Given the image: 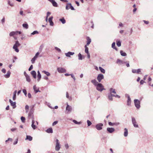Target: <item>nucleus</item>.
Instances as JSON below:
<instances>
[{
  "instance_id": "nucleus-7",
  "label": "nucleus",
  "mask_w": 153,
  "mask_h": 153,
  "mask_svg": "<svg viewBox=\"0 0 153 153\" xmlns=\"http://www.w3.org/2000/svg\"><path fill=\"white\" fill-rule=\"evenodd\" d=\"M104 76L101 74H99L97 76V79L99 82H100L101 80L104 78Z\"/></svg>"
},
{
  "instance_id": "nucleus-24",
  "label": "nucleus",
  "mask_w": 153,
  "mask_h": 153,
  "mask_svg": "<svg viewBox=\"0 0 153 153\" xmlns=\"http://www.w3.org/2000/svg\"><path fill=\"white\" fill-rule=\"evenodd\" d=\"M42 73L45 74L47 76H49L51 75V74L49 72L45 71H42Z\"/></svg>"
},
{
  "instance_id": "nucleus-36",
  "label": "nucleus",
  "mask_w": 153,
  "mask_h": 153,
  "mask_svg": "<svg viewBox=\"0 0 153 153\" xmlns=\"http://www.w3.org/2000/svg\"><path fill=\"white\" fill-rule=\"evenodd\" d=\"M17 47L16 46H15L13 45V48L14 49L15 51L17 53H18L19 52V50L17 48Z\"/></svg>"
},
{
  "instance_id": "nucleus-1",
  "label": "nucleus",
  "mask_w": 153,
  "mask_h": 153,
  "mask_svg": "<svg viewBox=\"0 0 153 153\" xmlns=\"http://www.w3.org/2000/svg\"><path fill=\"white\" fill-rule=\"evenodd\" d=\"M96 89L98 91L101 92L103 90H105L104 86L100 83H98L96 86Z\"/></svg>"
},
{
  "instance_id": "nucleus-52",
  "label": "nucleus",
  "mask_w": 153,
  "mask_h": 153,
  "mask_svg": "<svg viewBox=\"0 0 153 153\" xmlns=\"http://www.w3.org/2000/svg\"><path fill=\"white\" fill-rule=\"evenodd\" d=\"M22 91H23V93H24L25 95V96H27V93L26 90L25 89H24L22 90Z\"/></svg>"
},
{
  "instance_id": "nucleus-25",
  "label": "nucleus",
  "mask_w": 153,
  "mask_h": 153,
  "mask_svg": "<svg viewBox=\"0 0 153 153\" xmlns=\"http://www.w3.org/2000/svg\"><path fill=\"white\" fill-rule=\"evenodd\" d=\"M10 74L11 73L10 71H8L7 72V73L4 75V76L6 78H8L10 77Z\"/></svg>"
},
{
  "instance_id": "nucleus-56",
  "label": "nucleus",
  "mask_w": 153,
  "mask_h": 153,
  "mask_svg": "<svg viewBox=\"0 0 153 153\" xmlns=\"http://www.w3.org/2000/svg\"><path fill=\"white\" fill-rule=\"evenodd\" d=\"M55 48L56 50L57 51H58L59 52H60L61 51V50L59 48H57V47H55Z\"/></svg>"
},
{
  "instance_id": "nucleus-51",
  "label": "nucleus",
  "mask_w": 153,
  "mask_h": 153,
  "mask_svg": "<svg viewBox=\"0 0 153 153\" xmlns=\"http://www.w3.org/2000/svg\"><path fill=\"white\" fill-rule=\"evenodd\" d=\"M21 119L22 122L24 123L25 122V118L23 117H21Z\"/></svg>"
},
{
  "instance_id": "nucleus-16",
  "label": "nucleus",
  "mask_w": 153,
  "mask_h": 153,
  "mask_svg": "<svg viewBox=\"0 0 153 153\" xmlns=\"http://www.w3.org/2000/svg\"><path fill=\"white\" fill-rule=\"evenodd\" d=\"M53 19V17L51 16L48 19V22L50 23V25L51 26H53V23L52 21V19Z\"/></svg>"
},
{
  "instance_id": "nucleus-32",
  "label": "nucleus",
  "mask_w": 153,
  "mask_h": 153,
  "mask_svg": "<svg viewBox=\"0 0 153 153\" xmlns=\"http://www.w3.org/2000/svg\"><path fill=\"white\" fill-rule=\"evenodd\" d=\"M99 69L100 71L103 74H105V70L104 69H103L101 67H99Z\"/></svg>"
},
{
  "instance_id": "nucleus-33",
  "label": "nucleus",
  "mask_w": 153,
  "mask_h": 153,
  "mask_svg": "<svg viewBox=\"0 0 153 153\" xmlns=\"http://www.w3.org/2000/svg\"><path fill=\"white\" fill-rule=\"evenodd\" d=\"M120 53L121 56H126L127 55V54L125 52H124L122 50L120 51Z\"/></svg>"
},
{
  "instance_id": "nucleus-29",
  "label": "nucleus",
  "mask_w": 153,
  "mask_h": 153,
  "mask_svg": "<svg viewBox=\"0 0 153 153\" xmlns=\"http://www.w3.org/2000/svg\"><path fill=\"white\" fill-rule=\"evenodd\" d=\"M85 52L86 53H89L88 51V48L87 47V46L85 45Z\"/></svg>"
},
{
  "instance_id": "nucleus-3",
  "label": "nucleus",
  "mask_w": 153,
  "mask_h": 153,
  "mask_svg": "<svg viewBox=\"0 0 153 153\" xmlns=\"http://www.w3.org/2000/svg\"><path fill=\"white\" fill-rule=\"evenodd\" d=\"M134 102L135 105L137 108L139 109L140 107V101L137 99H135L134 100Z\"/></svg>"
},
{
  "instance_id": "nucleus-15",
  "label": "nucleus",
  "mask_w": 153,
  "mask_h": 153,
  "mask_svg": "<svg viewBox=\"0 0 153 153\" xmlns=\"http://www.w3.org/2000/svg\"><path fill=\"white\" fill-rule=\"evenodd\" d=\"M107 131L110 133H112L115 131V129L113 128H107Z\"/></svg>"
},
{
  "instance_id": "nucleus-9",
  "label": "nucleus",
  "mask_w": 153,
  "mask_h": 153,
  "mask_svg": "<svg viewBox=\"0 0 153 153\" xmlns=\"http://www.w3.org/2000/svg\"><path fill=\"white\" fill-rule=\"evenodd\" d=\"M132 123L133 125L136 128H138V126L137 124V122L135 118L134 117L132 118Z\"/></svg>"
},
{
  "instance_id": "nucleus-40",
  "label": "nucleus",
  "mask_w": 153,
  "mask_h": 153,
  "mask_svg": "<svg viewBox=\"0 0 153 153\" xmlns=\"http://www.w3.org/2000/svg\"><path fill=\"white\" fill-rule=\"evenodd\" d=\"M116 44L118 47H120L121 46V42L117 40L116 41Z\"/></svg>"
},
{
  "instance_id": "nucleus-61",
  "label": "nucleus",
  "mask_w": 153,
  "mask_h": 153,
  "mask_svg": "<svg viewBox=\"0 0 153 153\" xmlns=\"http://www.w3.org/2000/svg\"><path fill=\"white\" fill-rule=\"evenodd\" d=\"M115 42H113L112 44V45H111V46H112V48H114V47H115Z\"/></svg>"
},
{
  "instance_id": "nucleus-14",
  "label": "nucleus",
  "mask_w": 153,
  "mask_h": 153,
  "mask_svg": "<svg viewBox=\"0 0 153 153\" xmlns=\"http://www.w3.org/2000/svg\"><path fill=\"white\" fill-rule=\"evenodd\" d=\"M9 102L10 103L11 105L13 107V108H15L16 107V102H13L10 99L9 100Z\"/></svg>"
},
{
  "instance_id": "nucleus-21",
  "label": "nucleus",
  "mask_w": 153,
  "mask_h": 153,
  "mask_svg": "<svg viewBox=\"0 0 153 153\" xmlns=\"http://www.w3.org/2000/svg\"><path fill=\"white\" fill-rule=\"evenodd\" d=\"M109 91L110 92V94H112V93L116 94V93L115 89L112 88H111L109 89Z\"/></svg>"
},
{
  "instance_id": "nucleus-19",
  "label": "nucleus",
  "mask_w": 153,
  "mask_h": 153,
  "mask_svg": "<svg viewBox=\"0 0 153 153\" xmlns=\"http://www.w3.org/2000/svg\"><path fill=\"white\" fill-rule=\"evenodd\" d=\"M91 82L95 86H96V85L99 83L95 79L91 80Z\"/></svg>"
},
{
  "instance_id": "nucleus-8",
  "label": "nucleus",
  "mask_w": 153,
  "mask_h": 153,
  "mask_svg": "<svg viewBox=\"0 0 153 153\" xmlns=\"http://www.w3.org/2000/svg\"><path fill=\"white\" fill-rule=\"evenodd\" d=\"M58 71L60 73H65L66 72V70L65 69L62 68H57Z\"/></svg>"
},
{
  "instance_id": "nucleus-26",
  "label": "nucleus",
  "mask_w": 153,
  "mask_h": 153,
  "mask_svg": "<svg viewBox=\"0 0 153 153\" xmlns=\"http://www.w3.org/2000/svg\"><path fill=\"white\" fill-rule=\"evenodd\" d=\"M124 131H125L124 132V136L125 137H126L128 135V129L126 128H125L124 129Z\"/></svg>"
},
{
  "instance_id": "nucleus-11",
  "label": "nucleus",
  "mask_w": 153,
  "mask_h": 153,
  "mask_svg": "<svg viewBox=\"0 0 153 153\" xmlns=\"http://www.w3.org/2000/svg\"><path fill=\"white\" fill-rule=\"evenodd\" d=\"M125 96L126 97H127L128 98L127 105H130L131 104V99L130 96L128 94H127L125 95Z\"/></svg>"
},
{
  "instance_id": "nucleus-22",
  "label": "nucleus",
  "mask_w": 153,
  "mask_h": 153,
  "mask_svg": "<svg viewBox=\"0 0 153 153\" xmlns=\"http://www.w3.org/2000/svg\"><path fill=\"white\" fill-rule=\"evenodd\" d=\"M31 75L33 76V77L35 79L36 77V73L35 71H33L31 72Z\"/></svg>"
},
{
  "instance_id": "nucleus-34",
  "label": "nucleus",
  "mask_w": 153,
  "mask_h": 153,
  "mask_svg": "<svg viewBox=\"0 0 153 153\" xmlns=\"http://www.w3.org/2000/svg\"><path fill=\"white\" fill-rule=\"evenodd\" d=\"M59 20L61 21L63 24H64L66 22V21L64 18L60 19Z\"/></svg>"
},
{
  "instance_id": "nucleus-39",
  "label": "nucleus",
  "mask_w": 153,
  "mask_h": 153,
  "mask_svg": "<svg viewBox=\"0 0 153 153\" xmlns=\"http://www.w3.org/2000/svg\"><path fill=\"white\" fill-rule=\"evenodd\" d=\"M22 26L23 27L27 29L28 27V25L27 23L23 24L22 25Z\"/></svg>"
},
{
  "instance_id": "nucleus-60",
  "label": "nucleus",
  "mask_w": 153,
  "mask_h": 153,
  "mask_svg": "<svg viewBox=\"0 0 153 153\" xmlns=\"http://www.w3.org/2000/svg\"><path fill=\"white\" fill-rule=\"evenodd\" d=\"M18 139L17 138L16 139V140H15V141L13 143V145H16V144H17L18 143Z\"/></svg>"
},
{
  "instance_id": "nucleus-23",
  "label": "nucleus",
  "mask_w": 153,
  "mask_h": 153,
  "mask_svg": "<svg viewBox=\"0 0 153 153\" xmlns=\"http://www.w3.org/2000/svg\"><path fill=\"white\" fill-rule=\"evenodd\" d=\"M33 89L34 91L36 93L39 91V88L38 87H36V85H35L33 86Z\"/></svg>"
},
{
  "instance_id": "nucleus-50",
  "label": "nucleus",
  "mask_w": 153,
  "mask_h": 153,
  "mask_svg": "<svg viewBox=\"0 0 153 153\" xmlns=\"http://www.w3.org/2000/svg\"><path fill=\"white\" fill-rule=\"evenodd\" d=\"M87 124H88V126H90L92 124V123L91 122V121H90L89 120H87Z\"/></svg>"
},
{
  "instance_id": "nucleus-20",
  "label": "nucleus",
  "mask_w": 153,
  "mask_h": 153,
  "mask_svg": "<svg viewBox=\"0 0 153 153\" xmlns=\"http://www.w3.org/2000/svg\"><path fill=\"white\" fill-rule=\"evenodd\" d=\"M37 73L38 79H37V80L38 81V82H39L41 78V75L40 74V73L39 71H38Z\"/></svg>"
},
{
  "instance_id": "nucleus-57",
  "label": "nucleus",
  "mask_w": 153,
  "mask_h": 153,
  "mask_svg": "<svg viewBox=\"0 0 153 153\" xmlns=\"http://www.w3.org/2000/svg\"><path fill=\"white\" fill-rule=\"evenodd\" d=\"M137 70L135 69H132V72L133 73H137Z\"/></svg>"
},
{
  "instance_id": "nucleus-48",
  "label": "nucleus",
  "mask_w": 153,
  "mask_h": 153,
  "mask_svg": "<svg viewBox=\"0 0 153 153\" xmlns=\"http://www.w3.org/2000/svg\"><path fill=\"white\" fill-rule=\"evenodd\" d=\"M5 21V18L4 17H3L2 19L1 20V22L2 25H4Z\"/></svg>"
},
{
  "instance_id": "nucleus-5",
  "label": "nucleus",
  "mask_w": 153,
  "mask_h": 153,
  "mask_svg": "<svg viewBox=\"0 0 153 153\" xmlns=\"http://www.w3.org/2000/svg\"><path fill=\"white\" fill-rule=\"evenodd\" d=\"M21 33V31H16L11 32L9 34V35L10 36H12L14 35H17L18 34H20Z\"/></svg>"
},
{
  "instance_id": "nucleus-49",
  "label": "nucleus",
  "mask_w": 153,
  "mask_h": 153,
  "mask_svg": "<svg viewBox=\"0 0 153 153\" xmlns=\"http://www.w3.org/2000/svg\"><path fill=\"white\" fill-rule=\"evenodd\" d=\"M65 147L66 149H67L69 148V146L67 143H66L65 144Z\"/></svg>"
},
{
  "instance_id": "nucleus-43",
  "label": "nucleus",
  "mask_w": 153,
  "mask_h": 153,
  "mask_svg": "<svg viewBox=\"0 0 153 153\" xmlns=\"http://www.w3.org/2000/svg\"><path fill=\"white\" fill-rule=\"evenodd\" d=\"M66 97L69 100H70L71 99V97H69L68 93L67 92H66Z\"/></svg>"
},
{
  "instance_id": "nucleus-6",
  "label": "nucleus",
  "mask_w": 153,
  "mask_h": 153,
  "mask_svg": "<svg viewBox=\"0 0 153 153\" xmlns=\"http://www.w3.org/2000/svg\"><path fill=\"white\" fill-rule=\"evenodd\" d=\"M39 52H37L35 54V56L31 60V62L32 64H33L35 63V60L38 57V56L39 55Z\"/></svg>"
},
{
  "instance_id": "nucleus-10",
  "label": "nucleus",
  "mask_w": 153,
  "mask_h": 153,
  "mask_svg": "<svg viewBox=\"0 0 153 153\" xmlns=\"http://www.w3.org/2000/svg\"><path fill=\"white\" fill-rule=\"evenodd\" d=\"M103 126V125L102 123H99L96 125V128L97 130H100L102 129V126Z\"/></svg>"
},
{
  "instance_id": "nucleus-13",
  "label": "nucleus",
  "mask_w": 153,
  "mask_h": 153,
  "mask_svg": "<svg viewBox=\"0 0 153 153\" xmlns=\"http://www.w3.org/2000/svg\"><path fill=\"white\" fill-rule=\"evenodd\" d=\"M66 109V110L68 112H71L72 110V108L71 106L69 105L67 103Z\"/></svg>"
},
{
  "instance_id": "nucleus-44",
  "label": "nucleus",
  "mask_w": 153,
  "mask_h": 153,
  "mask_svg": "<svg viewBox=\"0 0 153 153\" xmlns=\"http://www.w3.org/2000/svg\"><path fill=\"white\" fill-rule=\"evenodd\" d=\"M20 45V44L19 43V42L18 41H16V42L15 44L14 45L18 47Z\"/></svg>"
},
{
  "instance_id": "nucleus-4",
  "label": "nucleus",
  "mask_w": 153,
  "mask_h": 153,
  "mask_svg": "<svg viewBox=\"0 0 153 153\" xmlns=\"http://www.w3.org/2000/svg\"><path fill=\"white\" fill-rule=\"evenodd\" d=\"M65 9L66 10H68L69 9H71L72 10H75L74 8L70 3H68L66 4Z\"/></svg>"
},
{
  "instance_id": "nucleus-46",
  "label": "nucleus",
  "mask_w": 153,
  "mask_h": 153,
  "mask_svg": "<svg viewBox=\"0 0 153 153\" xmlns=\"http://www.w3.org/2000/svg\"><path fill=\"white\" fill-rule=\"evenodd\" d=\"M73 121L74 123L76 124H80L81 123V122H78L75 120H73Z\"/></svg>"
},
{
  "instance_id": "nucleus-55",
  "label": "nucleus",
  "mask_w": 153,
  "mask_h": 153,
  "mask_svg": "<svg viewBox=\"0 0 153 153\" xmlns=\"http://www.w3.org/2000/svg\"><path fill=\"white\" fill-rule=\"evenodd\" d=\"M44 47V45L43 44L41 45L40 46L39 49L42 50V49Z\"/></svg>"
},
{
  "instance_id": "nucleus-41",
  "label": "nucleus",
  "mask_w": 153,
  "mask_h": 153,
  "mask_svg": "<svg viewBox=\"0 0 153 153\" xmlns=\"http://www.w3.org/2000/svg\"><path fill=\"white\" fill-rule=\"evenodd\" d=\"M29 107L28 105H27L25 106V109L26 111V112L27 113L28 112Z\"/></svg>"
},
{
  "instance_id": "nucleus-35",
  "label": "nucleus",
  "mask_w": 153,
  "mask_h": 153,
  "mask_svg": "<svg viewBox=\"0 0 153 153\" xmlns=\"http://www.w3.org/2000/svg\"><path fill=\"white\" fill-rule=\"evenodd\" d=\"M117 64L119 63L121 65L123 64V61L118 59H117Z\"/></svg>"
},
{
  "instance_id": "nucleus-63",
  "label": "nucleus",
  "mask_w": 153,
  "mask_h": 153,
  "mask_svg": "<svg viewBox=\"0 0 153 153\" xmlns=\"http://www.w3.org/2000/svg\"><path fill=\"white\" fill-rule=\"evenodd\" d=\"M33 68V66L32 65H31L30 66V68H29L28 69L29 71H30Z\"/></svg>"
},
{
  "instance_id": "nucleus-2",
  "label": "nucleus",
  "mask_w": 153,
  "mask_h": 153,
  "mask_svg": "<svg viewBox=\"0 0 153 153\" xmlns=\"http://www.w3.org/2000/svg\"><path fill=\"white\" fill-rule=\"evenodd\" d=\"M56 145L55 147V150L56 151H59L60 149L61 146L60 143L58 139H56Z\"/></svg>"
},
{
  "instance_id": "nucleus-45",
  "label": "nucleus",
  "mask_w": 153,
  "mask_h": 153,
  "mask_svg": "<svg viewBox=\"0 0 153 153\" xmlns=\"http://www.w3.org/2000/svg\"><path fill=\"white\" fill-rule=\"evenodd\" d=\"M38 31L35 30L31 33V35H34L36 34H38Z\"/></svg>"
},
{
  "instance_id": "nucleus-53",
  "label": "nucleus",
  "mask_w": 153,
  "mask_h": 153,
  "mask_svg": "<svg viewBox=\"0 0 153 153\" xmlns=\"http://www.w3.org/2000/svg\"><path fill=\"white\" fill-rule=\"evenodd\" d=\"M108 124L110 126H113L115 125V123H112L111 122H109Z\"/></svg>"
},
{
  "instance_id": "nucleus-27",
  "label": "nucleus",
  "mask_w": 153,
  "mask_h": 153,
  "mask_svg": "<svg viewBox=\"0 0 153 153\" xmlns=\"http://www.w3.org/2000/svg\"><path fill=\"white\" fill-rule=\"evenodd\" d=\"M113 95L114 94H108V99L112 101L113 100L112 97H113Z\"/></svg>"
},
{
  "instance_id": "nucleus-37",
  "label": "nucleus",
  "mask_w": 153,
  "mask_h": 153,
  "mask_svg": "<svg viewBox=\"0 0 153 153\" xmlns=\"http://www.w3.org/2000/svg\"><path fill=\"white\" fill-rule=\"evenodd\" d=\"M32 137L30 136L27 135L26 140L28 139L29 141H31L32 140Z\"/></svg>"
},
{
  "instance_id": "nucleus-64",
  "label": "nucleus",
  "mask_w": 153,
  "mask_h": 153,
  "mask_svg": "<svg viewBox=\"0 0 153 153\" xmlns=\"http://www.w3.org/2000/svg\"><path fill=\"white\" fill-rule=\"evenodd\" d=\"M141 71V69H138L137 70V74H139Z\"/></svg>"
},
{
  "instance_id": "nucleus-18",
  "label": "nucleus",
  "mask_w": 153,
  "mask_h": 153,
  "mask_svg": "<svg viewBox=\"0 0 153 153\" xmlns=\"http://www.w3.org/2000/svg\"><path fill=\"white\" fill-rule=\"evenodd\" d=\"M35 121L34 120H33L32 122L31 127L33 129H35L37 127L34 125Z\"/></svg>"
},
{
  "instance_id": "nucleus-30",
  "label": "nucleus",
  "mask_w": 153,
  "mask_h": 153,
  "mask_svg": "<svg viewBox=\"0 0 153 153\" xmlns=\"http://www.w3.org/2000/svg\"><path fill=\"white\" fill-rule=\"evenodd\" d=\"M25 77L26 78V81L28 82H30L31 79L29 76H28V75H26V76H25Z\"/></svg>"
},
{
  "instance_id": "nucleus-28",
  "label": "nucleus",
  "mask_w": 153,
  "mask_h": 153,
  "mask_svg": "<svg viewBox=\"0 0 153 153\" xmlns=\"http://www.w3.org/2000/svg\"><path fill=\"white\" fill-rule=\"evenodd\" d=\"M46 131L48 133H52L53 132V129L52 128H49Z\"/></svg>"
},
{
  "instance_id": "nucleus-47",
  "label": "nucleus",
  "mask_w": 153,
  "mask_h": 153,
  "mask_svg": "<svg viewBox=\"0 0 153 153\" xmlns=\"http://www.w3.org/2000/svg\"><path fill=\"white\" fill-rule=\"evenodd\" d=\"M51 13L50 12H48L47 13V16L46 19V21L47 22L48 21V17L51 14Z\"/></svg>"
},
{
  "instance_id": "nucleus-62",
  "label": "nucleus",
  "mask_w": 153,
  "mask_h": 153,
  "mask_svg": "<svg viewBox=\"0 0 153 153\" xmlns=\"http://www.w3.org/2000/svg\"><path fill=\"white\" fill-rule=\"evenodd\" d=\"M58 123L57 121H55L54 122L52 123V126H54V125H56Z\"/></svg>"
},
{
  "instance_id": "nucleus-17",
  "label": "nucleus",
  "mask_w": 153,
  "mask_h": 153,
  "mask_svg": "<svg viewBox=\"0 0 153 153\" xmlns=\"http://www.w3.org/2000/svg\"><path fill=\"white\" fill-rule=\"evenodd\" d=\"M86 39L87 40V43L85 45L88 46L91 42V39L89 37H86Z\"/></svg>"
},
{
  "instance_id": "nucleus-42",
  "label": "nucleus",
  "mask_w": 153,
  "mask_h": 153,
  "mask_svg": "<svg viewBox=\"0 0 153 153\" xmlns=\"http://www.w3.org/2000/svg\"><path fill=\"white\" fill-rule=\"evenodd\" d=\"M8 4L11 7L14 6V4L13 3H11L9 0L7 1Z\"/></svg>"
},
{
  "instance_id": "nucleus-58",
  "label": "nucleus",
  "mask_w": 153,
  "mask_h": 153,
  "mask_svg": "<svg viewBox=\"0 0 153 153\" xmlns=\"http://www.w3.org/2000/svg\"><path fill=\"white\" fill-rule=\"evenodd\" d=\"M145 82L143 80H141L140 82V84L141 85H143Z\"/></svg>"
},
{
  "instance_id": "nucleus-12",
  "label": "nucleus",
  "mask_w": 153,
  "mask_h": 153,
  "mask_svg": "<svg viewBox=\"0 0 153 153\" xmlns=\"http://www.w3.org/2000/svg\"><path fill=\"white\" fill-rule=\"evenodd\" d=\"M74 54V53L73 52H68L65 53V55L68 57H71V56L73 55Z\"/></svg>"
},
{
  "instance_id": "nucleus-38",
  "label": "nucleus",
  "mask_w": 153,
  "mask_h": 153,
  "mask_svg": "<svg viewBox=\"0 0 153 153\" xmlns=\"http://www.w3.org/2000/svg\"><path fill=\"white\" fill-rule=\"evenodd\" d=\"M55 7H57L58 4L57 3L55 2L54 0L51 3Z\"/></svg>"
},
{
  "instance_id": "nucleus-59",
  "label": "nucleus",
  "mask_w": 153,
  "mask_h": 153,
  "mask_svg": "<svg viewBox=\"0 0 153 153\" xmlns=\"http://www.w3.org/2000/svg\"><path fill=\"white\" fill-rule=\"evenodd\" d=\"M19 13H20V14L22 16H25V15L23 14V12L22 10H20V11Z\"/></svg>"
},
{
  "instance_id": "nucleus-54",
  "label": "nucleus",
  "mask_w": 153,
  "mask_h": 153,
  "mask_svg": "<svg viewBox=\"0 0 153 153\" xmlns=\"http://www.w3.org/2000/svg\"><path fill=\"white\" fill-rule=\"evenodd\" d=\"M70 75L71 76V77L73 78L74 81L76 80V78L74 76V75L73 74H70Z\"/></svg>"
},
{
  "instance_id": "nucleus-31",
  "label": "nucleus",
  "mask_w": 153,
  "mask_h": 153,
  "mask_svg": "<svg viewBox=\"0 0 153 153\" xmlns=\"http://www.w3.org/2000/svg\"><path fill=\"white\" fill-rule=\"evenodd\" d=\"M78 59L79 60H82L83 59L82 54L80 53H79L78 55Z\"/></svg>"
}]
</instances>
